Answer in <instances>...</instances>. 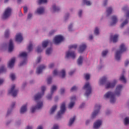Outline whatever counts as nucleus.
Listing matches in <instances>:
<instances>
[{
  "label": "nucleus",
  "mask_w": 129,
  "mask_h": 129,
  "mask_svg": "<svg viewBox=\"0 0 129 129\" xmlns=\"http://www.w3.org/2000/svg\"><path fill=\"white\" fill-rule=\"evenodd\" d=\"M122 89V85H118L115 89V93H112L111 92H108L106 93L104 97L105 98H110V102L111 103H114L115 102V96H119L120 95V92Z\"/></svg>",
  "instance_id": "1"
},
{
  "label": "nucleus",
  "mask_w": 129,
  "mask_h": 129,
  "mask_svg": "<svg viewBox=\"0 0 129 129\" xmlns=\"http://www.w3.org/2000/svg\"><path fill=\"white\" fill-rule=\"evenodd\" d=\"M119 49V50H117L115 55V58L117 60V61H119V60H120L121 54L126 51V47H125L124 44H122L120 46Z\"/></svg>",
  "instance_id": "2"
},
{
  "label": "nucleus",
  "mask_w": 129,
  "mask_h": 129,
  "mask_svg": "<svg viewBox=\"0 0 129 129\" xmlns=\"http://www.w3.org/2000/svg\"><path fill=\"white\" fill-rule=\"evenodd\" d=\"M83 89L86 90L85 95L86 96L88 97V96H89V95L91 93L92 90L91 86H90V84H89V83L88 82L86 83L83 87Z\"/></svg>",
  "instance_id": "3"
},
{
  "label": "nucleus",
  "mask_w": 129,
  "mask_h": 129,
  "mask_svg": "<svg viewBox=\"0 0 129 129\" xmlns=\"http://www.w3.org/2000/svg\"><path fill=\"white\" fill-rule=\"evenodd\" d=\"M41 90L42 92L38 93L35 96H34L35 100H39V99H41L42 98V96L44 95V93H45V90H46V87L45 86L41 87Z\"/></svg>",
  "instance_id": "4"
},
{
  "label": "nucleus",
  "mask_w": 129,
  "mask_h": 129,
  "mask_svg": "<svg viewBox=\"0 0 129 129\" xmlns=\"http://www.w3.org/2000/svg\"><path fill=\"white\" fill-rule=\"evenodd\" d=\"M66 111V107L65 106V103L63 102L60 106V110L57 113L58 118L61 117L62 114H64Z\"/></svg>",
  "instance_id": "5"
},
{
  "label": "nucleus",
  "mask_w": 129,
  "mask_h": 129,
  "mask_svg": "<svg viewBox=\"0 0 129 129\" xmlns=\"http://www.w3.org/2000/svg\"><path fill=\"white\" fill-rule=\"evenodd\" d=\"M16 86L15 85H12L11 89L8 91L9 94H12L13 97H16L19 92V90L15 89Z\"/></svg>",
  "instance_id": "6"
},
{
  "label": "nucleus",
  "mask_w": 129,
  "mask_h": 129,
  "mask_svg": "<svg viewBox=\"0 0 129 129\" xmlns=\"http://www.w3.org/2000/svg\"><path fill=\"white\" fill-rule=\"evenodd\" d=\"M12 14V9L10 8H8L6 9L2 19L3 20H6V19H8L10 16H11V14Z\"/></svg>",
  "instance_id": "7"
},
{
  "label": "nucleus",
  "mask_w": 129,
  "mask_h": 129,
  "mask_svg": "<svg viewBox=\"0 0 129 129\" xmlns=\"http://www.w3.org/2000/svg\"><path fill=\"white\" fill-rule=\"evenodd\" d=\"M101 108V106L100 105L96 104L95 106V110L94 111L92 114V118H94L97 114H98V112H99V110Z\"/></svg>",
  "instance_id": "8"
},
{
  "label": "nucleus",
  "mask_w": 129,
  "mask_h": 129,
  "mask_svg": "<svg viewBox=\"0 0 129 129\" xmlns=\"http://www.w3.org/2000/svg\"><path fill=\"white\" fill-rule=\"evenodd\" d=\"M63 40H64L63 36L61 35H57L55 37V38L53 39V41L55 45H58V44L61 43L62 41H63Z\"/></svg>",
  "instance_id": "9"
},
{
  "label": "nucleus",
  "mask_w": 129,
  "mask_h": 129,
  "mask_svg": "<svg viewBox=\"0 0 129 129\" xmlns=\"http://www.w3.org/2000/svg\"><path fill=\"white\" fill-rule=\"evenodd\" d=\"M117 82V81L116 80H114L112 83L108 82L106 84L105 87L106 88H113V87L115 86V84H116Z\"/></svg>",
  "instance_id": "10"
},
{
  "label": "nucleus",
  "mask_w": 129,
  "mask_h": 129,
  "mask_svg": "<svg viewBox=\"0 0 129 129\" xmlns=\"http://www.w3.org/2000/svg\"><path fill=\"white\" fill-rule=\"evenodd\" d=\"M42 107L43 102H39L37 103V105L35 107L32 108L31 112H35V110H36V109H40V108H42Z\"/></svg>",
  "instance_id": "11"
},
{
  "label": "nucleus",
  "mask_w": 129,
  "mask_h": 129,
  "mask_svg": "<svg viewBox=\"0 0 129 129\" xmlns=\"http://www.w3.org/2000/svg\"><path fill=\"white\" fill-rule=\"evenodd\" d=\"M69 57H71L72 59H75L76 57V54H75V52L74 51H68L66 53V58H69Z\"/></svg>",
  "instance_id": "12"
},
{
  "label": "nucleus",
  "mask_w": 129,
  "mask_h": 129,
  "mask_svg": "<svg viewBox=\"0 0 129 129\" xmlns=\"http://www.w3.org/2000/svg\"><path fill=\"white\" fill-rule=\"evenodd\" d=\"M57 89V87L55 85L52 86L51 89V94L48 95L47 96V99L49 100H51L52 99V95L53 93H54V91H55Z\"/></svg>",
  "instance_id": "13"
},
{
  "label": "nucleus",
  "mask_w": 129,
  "mask_h": 129,
  "mask_svg": "<svg viewBox=\"0 0 129 129\" xmlns=\"http://www.w3.org/2000/svg\"><path fill=\"white\" fill-rule=\"evenodd\" d=\"M71 102L69 104V108H70V109H71V108H72V107H73L74 106V105L75 104V100H76V97H72L71 98Z\"/></svg>",
  "instance_id": "14"
},
{
  "label": "nucleus",
  "mask_w": 129,
  "mask_h": 129,
  "mask_svg": "<svg viewBox=\"0 0 129 129\" xmlns=\"http://www.w3.org/2000/svg\"><path fill=\"white\" fill-rule=\"evenodd\" d=\"M44 69H46V66H45V65L42 64L37 69V71H36L37 74H41V73H42Z\"/></svg>",
  "instance_id": "15"
},
{
  "label": "nucleus",
  "mask_w": 129,
  "mask_h": 129,
  "mask_svg": "<svg viewBox=\"0 0 129 129\" xmlns=\"http://www.w3.org/2000/svg\"><path fill=\"white\" fill-rule=\"evenodd\" d=\"M16 62V58H12L8 63V68H13L15 65V62Z\"/></svg>",
  "instance_id": "16"
},
{
  "label": "nucleus",
  "mask_w": 129,
  "mask_h": 129,
  "mask_svg": "<svg viewBox=\"0 0 129 129\" xmlns=\"http://www.w3.org/2000/svg\"><path fill=\"white\" fill-rule=\"evenodd\" d=\"M16 41L18 42V43H21V42L23 41V35L21 33H18L16 35Z\"/></svg>",
  "instance_id": "17"
},
{
  "label": "nucleus",
  "mask_w": 129,
  "mask_h": 129,
  "mask_svg": "<svg viewBox=\"0 0 129 129\" xmlns=\"http://www.w3.org/2000/svg\"><path fill=\"white\" fill-rule=\"evenodd\" d=\"M102 123V121L100 120H97L94 123L93 126V128H98V127H100Z\"/></svg>",
  "instance_id": "18"
},
{
  "label": "nucleus",
  "mask_w": 129,
  "mask_h": 129,
  "mask_svg": "<svg viewBox=\"0 0 129 129\" xmlns=\"http://www.w3.org/2000/svg\"><path fill=\"white\" fill-rule=\"evenodd\" d=\"M117 23V17L116 16L112 17V22L110 23V26H114Z\"/></svg>",
  "instance_id": "19"
},
{
  "label": "nucleus",
  "mask_w": 129,
  "mask_h": 129,
  "mask_svg": "<svg viewBox=\"0 0 129 129\" xmlns=\"http://www.w3.org/2000/svg\"><path fill=\"white\" fill-rule=\"evenodd\" d=\"M13 50H14V43H13V40L11 39L9 42L8 51L9 52H13Z\"/></svg>",
  "instance_id": "20"
},
{
  "label": "nucleus",
  "mask_w": 129,
  "mask_h": 129,
  "mask_svg": "<svg viewBox=\"0 0 129 129\" xmlns=\"http://www.w3.org/2000/svg\"><path fill=\"white\" fill-rule=\"evenodd\" d=\"M44 12H45L44 7H40L37 9V11H36V13L38 14V15H42V14H44Z\"/></svg>",
  "instance_id": "21"
},
{
  "label": "nucleus",
  "mask_w": 129,
  "mask_h": 129,
  "mask_svg": "<svg viewBox=\"0 0 129 129\" xmlns=\"http://www.w3.org/2000/svg\"><path fill=\"white\" fill-rule=\"evenodd\" d=\"M86 49V45L85 44H83L80 46V49L79 50V52L80 53H83L84 50H85Z\"/></svg>",
  "instance_id": "22"
},
{
  "label": "nucleus",
  "mask_w": 129,
  "mask_h": 129,
  "mask_svg": "<svg viewBox=\"0 0 129 129\" xmlns=\"http://www.w3.org/2000/svg\"><path fill=\"white\" fill-rule=\"evenodd\" d=\"M118 38V35H115L113 36L111 35L110 36V40H112L113 43H116L117 42V39Z\"/></svg>",
  "instance_id": "23"
},
{
  "label": "nucleus",
  "mask_w": 129,
  "mask_h": 129,
  "mask_svg": "<svg viewBox=\"0 0 129 129\" xmlns=\"http://www.w3.org/2000/svg\"><path fill=\"white\" fill-rule=\"evenodd\" d=\"M107 78L105 77H102L100 80V84L101 85H103V84H105L106 83Z\"/></svg>",
  "instance_id": "24"
},
{
  "label": "nucleus",
  "mask_w": 129,
  "mask_h": 129,
  "mask_svg": "<svg viewBox=\"0 0 129 129\" xmlns=\"http://www.w3.org/2000/svg\"><path fill=\"white\" fill-rule=\"evenodd\" d=\"M26 111H27V104L22 106L20 109L21 113H24V112H26Z\"/></svg>",
  "instance_id": "25"
},
{
  "label": "nucleus",
  "mask_w": 129,
  "mask_h": 129,
  "mask_svg": "<svg viewBox=\"0 0 129 129\" xmlns=\"http://www.w3.org/2000/svg\"><path fill=\"white\" fill-rule=\"evenodd\" d=\"M56 109H57V105H55L52 107L50 111V114H53Z\"/></svg>",
  "instance_id": "26"
},
{
  "label": "nucleus",
  "mask_w": 129,
  "mask_h": 129,
  "mask_svg": "<svg viewBox=\"0 0 129 129\" xmlns=\"http://www.w3.org/2000/svg\"><path fill=\"white\" fill-rule=\"evenodd\" d=\"M75 118H76V117L75 116L73 118L70 119V121L69 123V126H71L72 124H73V122H74L75 120Z\"/></svg>",
  "instance_id": "27"
},
{
  "label": "nucleus",
  "mask_w": 129,
  "mask_h": 129,
  "mask_svg": "<svg viewBox=\"0 0 129 129\" xmlns=\"http://www.w3.org/2000/svg\"><path fill=\"white\" fill-rule=\"evenodd\" d=\"M50 43V41L49 40H45L42 42V47L43 48H46L48 44Z\"/></svg>",
  "instance_id": "28"
},
{
  "label": "nucleus",
  "mask_w": 129,
  "mask_h": 129,
  "mask_svg": "<svg viewBox=\"0 0 129 129\" xmlns=\"http://www.w3.org/2000/svg\"><path fill=\"white\" fill-rule=\"evenodd\" d=\"M83 61V57L80 56L78 59V65H82V62Z\"/></svg>",
  "instance_id": "29"
},
{
  "label": "nucleus",
  "mask_w": 129,
  "mask_h": 129,
  "mask_svg": "<svg viewBox=\"0 0 129 129\" xmlns=\"http://www.w3.org/2000/svg\"><path fill=\"white\" fill-rule=\"evenodd\" d=\"M27 56L28 54L26 52H22L19 54V57H22L23 58H27Z\"/></svg>",
  "instance_id": "30"
},
{
  "label": "nucleus",
  "mask_w": 129,
  "mask_h": 129,
  "mask_svg": "<svg viewBox=\"0 0 129 129\" xmlns=\"http://www.w3.org/2000/svg\"><path fill=\"white\" fill-rule=\"evenodd\" d=\"M7 71V69L4 66H3L0 68V73H4V72H6Z\"/></svg>",
  "instance_id": "31"
},
{
  "label": "nucleus",
  "mask_w": 129,
  "mask_h": 129,
  "mask_svg": "<svg viewBox=\"0 0 129 129\" xmlns=\"http://www.w3.org/2000/svg\"><path fill=\"white\" fill-rule=\"evenodd\" d=\"M120 81H122L123 83H126V80L125 79V78H124V76L122 75L119 78Z\"/></svg>",
  "instance_id": "32"
},
{
  "label": "nucleus",
  "mask_w": 129,
  "mask_h": 129,
  "mask_svg": "<svg viewBox=\"0 0 129 129\" xmlns=\"http://www.w3.org/2000/svg\"><path fill=\"white\" fill-rule=\"evenodd\" d=\"M107 16H109V15H110V14H111V13H112V8H108L107 9Z\"/></svg>",
  "instance_id": "33"
},
{
  "label": "nucleus",
  "mask_w": 129,
  "mask_h": 129,
  "mask_svg": "<svg viewBox=\"0 0 129 129\" xmlns=\"http://www.w3.org/2000/svg\"><path fill=\"white\" fill-rule=\"evenodd\" d=\"M124 123L125 125H126L127 124H129V117H126L124 120Z\"/></svg>",
  "instance_id": "34"
},
{
  "label": "nucleus",
  "mask_w": 129,
  "mask_h": 129,
  "mask_svg": "<svg viewBox=\"0 0 129 129\" xmlns=\"http://www.w3.org/2000/svg\"><path fill=\"white\" fill-rule=\"evenodd\" d=\"M52 8L54 12H59V11H60V8H59V7H56L55 5H53L52 6Z\"/></svg>",
  "instance_id": "35"
},
{
  "label": "nucleus",
  "mask_w": 129,
  "mask_h": 129,
  "mask_svg": "<svg viewBox=\"0 0 129 129\" xmlns=\"http://www.w3.org/2000/svg\"><path fill=\"white\" fill-rule=\"evenodd\" d=\"M27 50L29 51V52H31V51L33 50V44H32V43L29 44Z\"/></svg>",
  "instance_id": "36"
},
{
  "label": "nucleus",
  "mask_w": 129,
  "mask_h": 129,
  "mask_svg": "<svg viewBox=\"0 0 129 129\" xmlns=\"http://www.w3.org/2000/svg\"><path fill=\"white\" fill-rule=\"evenodd\" d=\"M128 23V21L127 19L125 20V21L121 24L120 28H123V27H124V26H125V25H126Z\"/></svg>",
  "instance_id": "37"
},
{
  "label": "nucleus",
  "mask_w": 129,
  "mask_h": 129,
  "mask_svg": "<svg viewBox=\"0 0 129 129\" xmlns=\"http://www.w3.org/2000/svg\"><path fill=\"white\" fill-rule=\"evenodd\" d=\"M51 52H52V48L50 47L47 49L46 51V55H49Z\"/></svg>",
  "instance_id": "38"
},
{
  "label": "nucleus",
  "mask_w": 129,
  "mask_h": 129,
  "mask_svg": "<svg viewBox=\"0 0 129 129\" xmlns=\"http://www.w3.org/2000/svg\"><path fill=\"white\" fill-rule=\"evenodd\" d=\"M60 73L61 74V78H64V77H65V75H66V72H65V70H61Z\"/></svg>",
  "instance_id": "39"
},
{
  "label": "nucleus",
  "mask_w": 129,
  "mask_h": 129,
  "mask_svg": "<svg viewBox=\"0 0 129 129\" xmlns=\"http://www.w3.org/2000/svg\"><path fill=\"white\" fill-rule=\"evenodd\" d=\"M83 3L84 4H86L87 6H91V2L89 1H87V0H83Z\"/></svg>",
  "instance_id": "40"
},
{
  "label": "nucleus",
  "mask_w": 129,
  "mask_h": 129,
  "mask_svg": "<svg viewBox=\"0 0 129 129\" xmlns=\"http://www.w3.org/2000/svg\"><path fill=\"white\" fill-rule=\"evenodd\" d=\"M77 48V45L76 44L72 45L69 46L70 50H71V49H75V50Z\"/></svg>",
  "instance_id": "41"
},
{
  "label": "nucleus",
  "mask_w": 129,
  "mask_h": 129,
  "mask_svg": "<svg viewBox=\"0 0 129 129\" xmlns=\"http://www.w3.org/2000/svg\"><path fill=\"white\" fill-rule=\"evenodd\" d=\"M108 53V50H104L102 52V57H105V56H106V54Z\"/></svg>",
  "instance_id": "42"
},
{
  "label": "nucleus",
  "mask_w": 129,
  "mask_h": 129,
  "mask_svg": "<svg viewBox=\"0 0 129 129\" xmlns=\"http://www.w3.org/2000/svg\"><path fill=\"white\" fill-rule=\"evenodd\" d=\"M47 0H39L38 5H41V4H47Z\"/></svg>",
  "instance_id": "43"
},
{
  "label": "nucleus",
  "mask_w": 129,
  "mask_h": 129,
  "mask_svg": "<svg viewBox=\"0 0 129 129\" xmlns=\"http://www.w3.org/2000/svg\"><path fill=\"white\" fill-rule=\"evenodd\" d=\"M84 76L86 80H89V78H90V75L88 74H85Z\"/></svg>",
  "instance_id": "44"
},
{
  "label": "nucleus",
  "mask_w": 129,
  "mask_h": 129,
  "mask_svg": "<svg viewBox=\"0 0 129 129\" xmlns=\"http://www.w3.org/2000/svg\"><path fill=\"white\" fill-rule=\"evenodd\" d=\"M10 78H11L12 80L14 81L15 79H16V75H15V74H11L10 75Z\"/></svg>",
  "instance_id": "45"
},
{
  "label": "nucleus",
  "mask_w": 129,
  "mask_h": 129,
  "mask_svg": "<svg viewBox=\"0 0 129 129\" xmlns=\"http://www.w3.org/2000/svg\"><path fill=\"white\" fill-rule=\"evenodd\" d=\"M9 35H10V31L9 30H7L5 31V36L6 38H8V37H9Z\"/></svg>",
  "instance_id": "46"
},
{
  "label": "nucleus",
  "mask_w": 129,
  "mask_h": 129,
  "mask_svg": "<svg viewBox=\"0 0 129 129\" xmlns=\"http://www.w3.org/2000/svg\"><path fill=\"white\" fill-rule=\"evenodd\" d=\"M95 35H98L99 34V30L97 27H96L95 31H94Z\"/></svg>",
  "instance_id": "47"
},
{
  "label": "nucleus",
  "mask_w": 129,
  "mask_h": 129,
  "mask_svg": "<svg viewBox=\"0 0 129 129\" xmlns=\"http://www.w3.org/2000/svg\"><path fill=\"white\" fill-rule=\"evenodd\" d=\"M51 83H52V77H49L47 79V83H48V84H51Z\"/></svg>",
  "instance_id": "48"
},
{
  "label": "nucleus",
  "mask_w": 129,
  "mask_h": 129,
  "mask_svg": "<svg viewBox=\"0 0 129 129\" xmlns=\"http://www.w3.org/2000/svg\"><path fill=\"white\" fill-rule=\"evenodd\" d=\"M42 51H43V50L42 49H41V47L38 46L37 47V50H36L37 53H41V52H42Z\"/></svg>",
  "instance_id": "49"
},
{
  "label": "nucleus",
  "mask_w": 129,
  "mask_h": 129,
  "mask_svg": "<svg viewBox=\"0 0 129 129\" xmlns=\"http://www.w3.org/2000/svg\"><path fill=\"white\" fill-rule=\"evenodd\" d=\"M58 71H57V70H54L53 72V75L54 76H56V75H58Z\"/></svg>",
  "instance_id": "50"
},
{
  "label": "nucleus",
  "mask_w": 129,
  "mask_h": 129,
  "mask_svg": "<svg viewBox=\"0 0 129 129\" xmlns=\"http://www.w3.org/2000/svg\"><path fill=\"white\" fill-rule=\"evenodd\" d=\"M77 90V88L76 87V86H74L71 88V91H75V90Z\"/></svg>",
  "instance_id": "51"
},
{
  "label": "nucleus",
  "mask_w": 129,
  "mask_h": 129,
  "mask_svg": "<svg viewBox=\"0 0 129 129\" xmlns=\"http://www.w3.org/2000/svg\"><path fill=\"white\" fill-rule=\"evenodd\" d=\"M72 27H73V25H72V24H71L69 26V31H70V32H71V31H72Z\"/></svg>",
  "instance_id": "52"
},
{
  "label": "nucleus",
  "mask_w": 129,
  "mask_h": 129,
  "mask_svg": "<svg viewBox=\"0 0 129 129\" xmlns=\"http://www.w3.org/2000/svg\"><path fill=\"white\" fill-rule=\"evenodd\" d=\"M24 12L25 14H27L28 12V8L27 7H24Z\"/></svg>",
  "instance_id": "53"
},
{
  "label": "nucleus",
  "mask_w": 129,
  "mask_h": 129,
  "mask_svg": "<svg viewBox=\"0 0 129 129\" xmlns=\"http://www.w3.org/2000/svg\"><path fill=\"white\" fill-rule=\"evenodd\" d=\"M27 63V59H25L24 61H23L22 62L20 63V66H23V65H25Z\"/></svg>",
  "instance_id": "54"
},
{
  "label": "nucleus",
  "mask_w": 129,
  "mask_h": 129,
  "mask_svg": "<svg viewBox=\"0 0 129 129\" xmlns=\"http://www.w3.org/2000/svg\"><path fill=\"white\" fill-rule=\"evenodd\" d=\"M52 129H59V126L57 124L54 125Z\"/></svg>",
  "instance_id": "55"
},
{
  "label": "nucleus",
  "mask_w": 129,
  "mask_h": 129,
  "mask_svg": "<svg viewBox=\"0 0 129 129\" xmlns=\"http://www.w3.org/2000/svg\"><path fill=\"white\" fill-rule=\"evenodd\" d=\"M41 56H39L37 59V63H40V62H41Z\"/></svg>",
  "instance_id": "56"
},
{
  "label": "nucleus",
  "mask_w": 129,
  "mask_h": 129,
  "mask_svg": "<svg viewBox=\"0 0 129 129\" xmlns=\"http://www.w3.org/2000/svg\"><path fill=\"white\" fill-rule=\"evenodd\" d=\"M123 11H128V7L125 6L122 8Z\"/></svg>",
  "instance_id": "57"
},
{
  "label": "nucleus",
  "mask_w": 129,
  "mask_h": 129,
  "mask_svg": "<svg viewBox=\"0 0 129 129\" xmlns=\"http://www.w3.org/2000/svg\"><path fill=\"white\" fill-rule=\"evenodd\" d=\"M64 92H65V89H60V93L61 94H63V93H64Z\"/></svg>",
  "instance_id": "58"
},
{
  "label": "nucleus",
  "mask_w": 129,
  "mask_h": 129,
  "mask_svg": "<svg viewBox=\"0 0 129 129\" xmlns=\"http://www.w3.org/2000/svg\"><path fill=\"white\" fill-rule=\"evenodd\" d=\"M32 17H33V15H32V14L30 13L28 14V19H29L31 18H32Z\"/></svg>",
  "instance_id": "59"
},
{
  "label": "nucleus",
  "mask_w": 129,
  "mask_h": 129,
  "mask_svg": "<svg viewBox=\"0 0 129 129\" xmlns=\"http://www.w3.org/2000/svg\"><path fill=\"white\" fill-rule=\"evenodd\" d=\"M78 15L79 17H81V15H82V10H80Z\"/></svg>",
  "instance_id": "60"
},
{
  "label": "nucleus",
  "mask_w": 129,
  "mask_h": 129,
  "mask_svg": "<svg viewBox=\"0 0 129 129\" xmlns=\"http://www.w3.org/2000/svg\"><path fill=\"white\" fill-rule=\"evenodd\" d=\"M64 18H65V20L66 21V20H67V19H68V18H69V14H66Z\"/></svg>",
  "instance_id": "61"
},
{
  "label": "nucleus",
  "mask_w": 129,
  "mask_h": 129,
  "mask_svg": "<svg viewBox=\"0 0 129 129\" xmlns=\"http://www.w3.org/2000/svg\"><path fill=\"white\" fill-rule=\"evenodd\" d=\"M54 67V63H51L49 66V68H53Z\"/></svg>",
  "instance_id": "62"
},
{
  "label": "nucleus",
  "mask_w": 129,
  "mask_h": 129,
  "mask_svg": "<svg viewBox=\"0 0 129 129\" xmlns=\"http://www.w3.org/2000/svg\"><path fill=\"white\" fill-rule=\"evenodd\" d=\"M126 19H129V11H127L126 15Z\"/></svg>",
  "instance_id": "63"
},
{
  "label": "nucleus",
  "mask_w": 129,
  "mask_h": 129,
  "mask_svg": "<svg viewBox=\"0 0 129 129\" xmlns=\"http://www.w3.org/2000/svg\"><path fill=\"white\" fill-rule=\"evenodd\" d=\"M128 64H129V60H126L125 61V66H127Z\"/></svg>",
  "instance_id": "64"
}]
</instances>
